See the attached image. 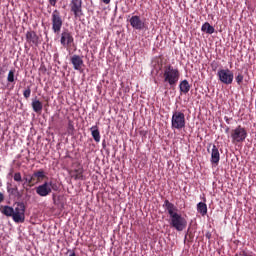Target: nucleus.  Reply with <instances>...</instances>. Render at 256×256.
<instances>
[{
    "label": "nucleus",
    "mask_w": 256,
    "mask_h": 256,
    "mask_svg": "<svg viewBox=\"0 0 256 256\" xmlns=\"http://www.w3.org/2000/svg\"><path fill=\"white\" fill-rule=\"evenodd\" d=\"M105 5H109L111 3V0H102Z\"/></svg>",
    "instance_id": "nucleus-33"
},
{
    "label": "nucleus",
    "mask_w": 256,
    "mask_h": 256,
    "mask_svg": "<svg viewBox=\"0 0 256 256\" xmlns=\"http://www.w3.org/2000/svg\"><path fill=\"white\" fill-rule=\"evenodd\" d=\"M68 131H75V127L73 126V122L68 123Z\"/></svg>",
    "instance_id": "nucleus-28"
},
{
    "label": "nucleus",
    "mask_w": 256,
    "mask_h": 256,
    "mask_svg": "<svg viewBox=\"0 0 256 256\" xmlns=\"http://www.w3.org/2000/svg\"><path fill=\"white\" fill-rule=\"evenodd\" d=\"M13 179L15 183H17L18 185H23L24 179H23V175H21V172H15L13 174Z\"/></svg>",
    "instance_id": "nucleus-22"
},
{
    "label": "nucleus",
    "mask_w": 256,
    "mask_h": 256,
    "mask_svg": "<svg viewBox=\"0 0 256 256\" xmlns=\"http://www.w3.org/2000/svg\"><path fill=\"white\" fill-rule=\"evenodd\" d=\"M231 139L234 145L237 143H243L247 139V130L241 125L231 130Z\"/></svg>",
    "instance_id": "nucleus-6"
},
{
    "label": "nucleus",
    "mask_w": 256,
    "mask_h": 256,
    "mask_svg": "<svg viewBox=\"0 0 256 256\" xmlns=\"http://www.w3.org/2000/svg\"><path fill=\"white\" fill-rule=\"evenodd\" d=\"M3 73H5V71H3V68H0V77L3 75Z\"/></svg>",
    "instance_id": "nucleus-35"
},
{
    "label": "nucleus",
    "mask_w": 256,
    "mask_h": 256,
    "mask_svg": "<svg viewBox=\"0 0 256 256\" xmlns=\"http://www.w3.org/2000/svg\"><path fill=\"white\" fill-rule=\"evenodd\" d=\"M60 186L56 180L45 181L43 184L37 186L35 191L39 197H47L51 195L53 191H59Z\"/></svg>",
    "instance_id": "nucleus-3"
},
{
    "label": "nucleus",
    "mask_w": 256,
    "mask_h": 256,
    "mask_svg": "<svg viewBox=\"0 0 256 256\" xmlns=\"http://www.w3.org/2000/svg\"><path fill=\"white\" fill-rule=\"evenodd\" d=\"M9 175H13V170L9 173Z\"/></svg>",
    "instance_id": "nucleus-39"
},
{
    "label": "nucleus",
    "mask_w": 256,
    "mask_h": 256,
    "mask_svg": "<svg viewBox=\"0 0 256 256\" xmlns=\"http://www.w3.org/2000/svg\"><path fill=\"white\" fill-rule=\"evenodd\" d=\"M187 121L185 120V113L181 111H174L171 118V129L173 131H181L185 129Z\"/></svg>",
    "instance_id": "nucleus-4"
},
{
    "label": "nucleus",
    "mask_w": 256,
    "mask_h": 256,
    "mask_svg": "<svg viewBox=\"0 0 256 256\" xmlns=\"http://www.w3.org/2000/svg\"><path fill=\"white\" fill-rule=\"evenodd\" d=\"M83 173H85V170L80 164H78L77 168L69 172L70 176L75 181H85V175H83Z\"/></svg>",
    "instance_id": "nucleus-12"
},
{
    "label": "nucleus",
    "mask_w": 256,
    "mask_h": 256,
    "mask_svg": "<svg viewBox=\"0 0 256 256\" xmlns=\"http://www.w3.org/2000/svg\"><path fill=\"white\" fill-rule=\"evenodd\" d=\"M1 213L6 217H12V219H14V208L11 206L2 207Z\"/></svg>",
    "instance_id": "nucleus-20"
},
{
    "label": "nucleus",
    "mask_w": 256,
    "mask_h": 256,
    "mask_svg": "<svg viewBox=\"0 0 256 256\" xmlns=\"http://www.w3.org/2000/svg\"><path fill=\"white\" fill-rule=\"evenodd\" d=\"M60 43L67 51H71V47H75V38L69 30H65L61 33Z\"/></svg>",
    "instance_id": "nucleus-7"
},
{
    "label": "nucleus",
    "mask_w": 256,
    "mask_h": 256,
    "mask_svg": "<svg viewBox=\"0 0 256 256\" xmlns=\"http://www.w3.org/2000/svg\"><path fill=\"white\" fill-rule=\"evenodd\" d=\"M206 237L209 239L211 237V235L210 234H206Z\"/></svg>",
    "instance_id": "nucleus-38"
},
{
    "label": "nucleus",
    "mask_w": 256,
    "mask_h": 256,
    "mask_svg": "<svg viewBox=\"0 0 256 256\" xmlns=\"http://www.w3.org/2000/svg\"><path fill=\"white\" fill-rule=\"evenodd\" d=\"M129 23L133 29H136V31H143L147 27V24H145L144 20L141 19V16H132L129 20Z\"/></svg>",
    "instance_id": "nucleus-11"
},
{
    "label": "nucleus",
    "mask_w": 256,
    "mask_h": 256,
    "mask_svg": "<svg viewBox=\"0 0 256 256\" xmlns=\"http://www.w3.org/2000/svg\"><path fill=\"white\" fill-rule=\"evenodd\" d=\"M23 179H24V182L22 183V187L23 189H26V191H29V188L27 187H33V185L35 184H31L32 179H30L27 176H24Z\"/></svg>",
    "instance_id": "nucleus-23"
},
{
    "label": "nucleus",
    "mask_w": 256,
    "mask_h": 256,
    "mask_svg": "<svg viewBox=\"0 0 256 256\" xmlns=\"http://www.w3.org/2000/svg\"><path fill=\"white\" fill-rule=\"evenodd\" d=\"M28 177H29V179H32V180H31V185H35V178H36V177L33 176V174H32V175H29Z\"/></svg>",
    "instance_id": "nucleus-29"
},
{
    "label": "nucleus",
    "mask_w": 256,
    "mask_h": 256,
    "mask_svg": "<svg viewBox=\"0 0 256 256\" xmlns=\"http://www.w3.org/2000/svg\"><path fill=\"white\" fill-rule=\"evenodd\" d=\"M33 177H36L37 181H41L42 179H45V171L38 170L33 173Z\"/></svg>",
    "instance_id": "nucleus-24"
},
{
    "label": "nucleus",
    "mask_w": 256,
    "mask_h": 256,
    "mask_svg": "<svg viewBox=\"0 0 256 256\" xmlns=\"http://www.w3.org/2000/svg\"><path fill=\"white\" fill-rule=\"evenodd\" d=\"M32 109L34 113H41L43 111V103L37 99L33 100Z\"/></svg>",
    "instance_id": "nucleus-19"
},
{
    "label": "nucleus",
    "mask_w": 256,
    "mask_h": 256,
    "mask_svg": "<svg viewBox=\"0 0 256 256\" xmlns=\"http://www.w3.org/2000/svg\"><path fill=\"white\" fill-rule=\"evenodd\" d=\"M75 71H81L83 69V58L77 54L73 55L70 59Z\"/></svg>",
    "instance_id": "nucleus-14"
},
{
    "label": "nucleus",
    "mask_w": 256,
    "mask_h": 256,
    "mask_svg": "<svg viewBox=\"0 0 256 256\" xmlns=\"http://www.w3.org/2000/svg\"><path fill=\"white\" fill-rule=\"evenodd\" d=\"M70 9L74 13L75 19H79L83 15V0H71Z\"/></svg>",
    "instance_id": "nucleus-10"
},
{
    "label": "nucleus",
    "mask_w": 256,
    "mask_h": 256,
    "mask_svg": "<svg viewBox=\"0 0 256 256\" xmlns=\"http://www.w3.org/2000/svg\"><path fill=\"white\" fill-rule=\"evenodd\" d=\"M8 83H14L15 82V70H10L7 76Z\"/></svg>",
    "instance_id": "nucleus-25"
},
{
    "label": "nucleus",
    "mask_w": 256,
    "mask_h": 256,
    "mask_svg": "<svg viewBox=\"0 0 256 256\" xmlns=\"http://www.w3.org/2000/svg\"><path fill=\"white\" fill-rule=\"evenodd\" d=\"M3 201H5V195L0 192V203H3Z\"/></svg>",
    "instance_id": "nucleus-31"
},
{
    "label": "nucleus",
    "mask_w": 256,
    "mask_h": 256,
    "mask_svg": "<svg viewBox=\"0 0 256 256\" xmlns=\"http://www.w3.org/2000/svg\"><path fill=\"white\" fill-rule=\"evenodd\" d=\"M197 211L202 217H205L207 215V204L205 202H199L197 204Z\"/></svg>",
    "instance_id": "nucleus-21"
},
{
    "label": "nucleus",
    "mask_w": 256,
    "mask_h": 256,
    "mask_svg": "<svg viewBox=\"0 0 256 256\" xmlns=\"http://www.w3.org/2000/svg\"><path fill=\"white\" fill-rule=\"evenodd\" d=\"M23 95L25 99H29V97H31V86H27V88L23 91Z\"/></svg>",
    "instance_id": "nucleus-26"
},
{
    "label": "nucleus",
    "mask_w": 256,
    "mask_h": 256,
    "mask_svg": "<svg viewBox=\"0 0 256 256\" xmlns=\"http://www.w3.org/2000/svg\"><path fill=\"white\" fill-rule=\"evenodd\" d=\"M48 1L52 7H55L57 5V0H48Z\"/></svg>",
    "instance_id": "nucleus-30"
},
{
    "label": "nucleus",
    "mask_w": 256,
    "mask_h": 256,
    "mask_svg": "<svg viewBox=\"0 0 256 256\" xmlns=\"http://www.w3.org/2000/svg\"><path fill=\"white\" fill-rule=\"evenodd\" d=\"M212 69H213V71H216V70H217V66H214V65L212 64Z\"/></svg>",
    "instance_id": "nucleus-36"
},
{
    "label": "nucleus",
    "mask_w": 256,
    "mask_h": 256,
    "mask_svg": "<svg viewBox=\"0 0 256 256\" xmlns=\"http://www.w3.org/2000/svg\"><path fill=\"white\" fill-rule=\"evenodd\" d=\"M225 132H226V133H229V127L226 128Z\"/></svg>",
    "instance_id": "nucleus-37"
},
{
    "label": "nucleus",
    "mask_w": 256,
    "mask_h": 256,
    "mask_svg": "<svg viewBox=\"0 0 256 256\" xmlns=\"http://www.w3.org/2000/svg\"><path fill=\"white\" fill-rule=\"evenodd\" d=\"M210 161L212 165H219V161H221V154H219V148H217L215 144L212 145Z\"/></svg>",
    "instance_id": "nucleus-15"
},
{
    "label": "nucleus",
    "mask_w": 256,
    "mask_h": 256,
    "mask_svg": "<svg viewBox=\"0 0 256 256\" xmlns=\"http://www.w3.org/2000/svg\"><path fill=\"white\" fill-rule=\"evenodd\" d=\"M217 77L224 85H231L234 79L233 71L229 70L228 68L218 70Z\"/></svg>",
    "instance_id": "nucleus-8"
},
{
    "label": "nucleus",
    "mask_w": 256,
    "mask_h": 256,
    "mask_svg": "<svg viewBox=\"0 0 256 256\" xmlns=\"http://www.w3.org/2000/svg\"><path fill=\"white\" fill-rule=\"evenodd\" d=\"M25 203L17 202L14 209V223H25Z\"/></svg>",
    "instance_id": "nucleus-9"
},
{
    "label": "nucleus",
    "mask_w": 256,
    "mask_h": 256,
    "mask_svg": "<svg viewBox=\"0 0 256 256\" xmlns=\"http://www.w3.org/2000/svg\"><path fill=\"white\" fill-rule=\"evenodd\" d=\"M51 24L53 33H55V35H59L63 27V16H61V12L58 9H55L52 12Z\"/></svg>",
    "instance_id": "nucleus-5"
},
{
    "label": "nucleus",
    "mask_w": 256,
    "mask_h": 256,
    "mask_svg": "<svg viewBox=\"0 0 256 256\" xmlns=\"http://www.w3.org/2000/svg\"><path fill=\"white\" fill-rule=\"evenodd\" d=\"M244 76L241 73H238V75L235 77L237 85H241L243 83Z\"/></svg>",
    "instance_id": "nucleus-27"
},
{
    "label": "nucleus",
    "mask_w": 256,
    "mask_h": 256,
    "mask_svg": "<svg viewBox=\"0 0 256 256\" xmlns=\"http://www.w3.org/2000/svg\"><path fill=\"white\" fill-rule=\"evenodd\" d=\"M11 191H12V193H13V191H19V188H17V186H16L15 188H12Z\"/></svg>",
    "instance_id": "nucleus-34"
},
{
    "label": "nucleus",
    "mask_w": 256,
    "mask_h": 256,
    "mask_svg": "<svg viewBox=\"0 0 256 256\" xmlns=\"http://www.w3.org/2000/svg\"><path fill=\"white\" fill-rule=\"evenodd\" d=\"M91 135L96 143L101 141V132H99V126L94 125L90 128Z\"/></svg>",
    "instance_id": "nucleus-16"
},
{
    "label": "nucleus",
    "mask_w": 256,
    "mask_h": 256,
    "mask_svg": "<svg viewBox=\"0 0 256 256\" xmlns=\"http://www.w3.org/2000/svg\"><path fill=\"white\" fill-rule=\"evenodd\" d=\"M163 83L169 85L170 89L177 87V83H179V79L181 77V73L179 72V68L173 67V65L168 64L163 68Z\"/></svg>",
    "instance_id": "nucleus-2"
},
{
    "label": "nucleus",
    "mask_w": 256,
    "mask_h": 256,
    "mask_svg": "<svg viewBox=\"0 0 256 256\" xmlns=\"http://www.w3.org/2000/svg\"><path fill=\"white\" fill-rule=\"evenodd\" d=\"M180 93H183L184 95H187L189 91H191V85L189 84V81L183 80L179 84Z\"/></svg>",
    "instance_id": "nucleus-17"
},
{
    "label": "nucleus",
    "mask_w": 256,
    "mask_h": 256,
    "mask_svg": "<svg viewBox=\"0 0 256 256\" xmlns=\"http://www.w3.org/2000/svg\"><path fill=\"white\" fill-rule=\"evenodd\" d=\"M201 31L203 33H207L208 35H213V33H215V28L211 26L209 22H205L201 27Z\"/></svg>",
    "instance_id": "nucleus-18"
},
{
    "label": "nucleus",
    "mask_w": 256,
    "mask_h": 256,
    "mask_svg": "<svg viewBox=\"0 0 256 256\" xmlns=\"http://www.w3.org/2000/svg\"><path fill=\"white\" fill-rule=\"evenodd\" d=\"M163 207L166 209L169 217H170V225L176 231H184L187 229V219L182 217L181 214L177 213L178 209L175 204L171 203L169 200H165Z\"/></svg>",
    "instance_id": "nucleus-1"
},
{
    "label": "nucleus",
    "mask_w": 256,
    "mask_h": 256,
    "mask_svg": "<svg viewBox=\"0 0 256 256\" xmlns=\"http://www.w3.org/2000/svg\"><path fill=\"white\" fill-rule=\"evenodd\" d=\"M224 121L227 123V125H229V123H231V122H230V121H231V118L225 116V117H224Z\"/></svg>",
    "instance_id": "nucleus-32"
},
{
    "label": "nucleus",
    "mask_w": 256,
    "mask_h": 256,
    "mask_svg": "<svg viewBox=\"0 0 256 256\" xmlns=\"http://www.w3.org/2000/svg\"><path fill=\"white\" fill-rule=\"evenodd\" d=\"M26 42L30 47H37L39 45V36L37 32L30 30L26 32Z\"/></svg>",
    "instance_id": "nucleus-13"
}]
</instances>
